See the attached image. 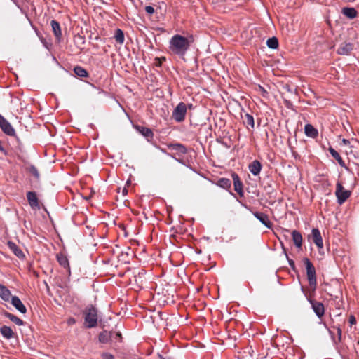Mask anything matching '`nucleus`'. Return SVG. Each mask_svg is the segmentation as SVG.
<instances>
[{"mask_svg": "<svg viewBox=\"0 0 359 359\" xmlns=\"http://www.w3.org/2000/svg\"><path fill=\"white\" fill-rule=\"evenodd\" d=\"M12 297L11 291L6 286L0 284V297L5 302H9Z\"/></svg>", "mask_w": 359, "mask_h": 359, "instance_id": "obj_22", "label": "nucleus"}, {"mask_svg": "<svg viewBox=\"0 0 359 359\" xmlns=\"http://www.w3.org/2000/svg\"><path fill=\"white\" fill-rule=\"evenodd\" d=\"M134 128L139 133L144 136L147 140V141H151L153 140L154 133L149 128L140 125H134Z\"/></svg>", "mask_w": 359, "mask_h": 359, "instance_id": "obj_10", "label": "nucleus"}, {"mask_svg": "<svg viewBox=\"0 0 359 359\" xmlns=\"http://www.w3.org/2000/svg\"><path fill=\"white\" fill-rule=\"evenodd\" d=\"M0 151L2 152L4 154H6V151L2 146L1 141H0Z\"/></svg>", "mask_w": 359, "mask_h": 359, "instance_id": "obj_40", "label": "nucleus"}, {"mask_svg": "<svg viewBox=\"0 0 359 359\" xmlns=\"http://www.w3.org/2000/svg\"><path fill=\"white\" fill-rule=\"evenodd\" d=\"M27 198L31 208L34 210H40L41 206L35 191H28L27 193Z\"/></svg>", "mask_w": 359, "mask_h": 359, "instance_id": "obj_9", "label": "nucleus"}, {"mask_svg": "<svg viewBox=\"0 0 359 359\" xmlns=\"http://www.w3.org/2000/svg\"><path fill=\"white\" fill-rule=\"evenodd\" d=\"M112 338H114L116 340H118L119 341H121L122 338L121 334L120 332L113 333Z\"/></svg>", "mask_w": 359, "mask_h": 359, "instance_id": "obj_38", "label": "nucleus"}, {"mask_svg": "<svg viewBox=\"0 0 359 359\" xmlns=\"http://www.w3.org/2000/svg\"><path fill=\"white\" fill-rule=\"evenodd\" d=\"M187 111V105L183 102H180L174 109L172 118L177 123L183 122L185 120Z\"/></svg>", "mask_w": 359, "mask_h": 359, "instance_id": "obj_4", "label": "nucleus"}, {"mask_svg": "<svg viewBox=\"0 0 359 359\" xmlns=\"http://www.w3.org/2000/svg\"><path fill=\"white\" fill-rule=\"evenodd\" d=\"M252 214L266 228H272V223L270 222L269 216L266 214L260 212H254Z\"/></svg>", "mask_w": 359, "mask_h": 359, "instance_id": "obj_11", "label": "nucleus"}, {"mask_svg": "<svg viewBox=\"0 0 359 359\" xmlns=\"http://www.w3.org/2000/svg\"><path fill=\"white\" fill-rule=\"evenodd\" d=\"M231 177L233 182L234 190L241 196H244L243 184L240 179V177L235 172H231Z\"/></svg>", "mask_w": 359, "mask_h": 359, "instance_id": "obj_7", "label": "nucleus"}, {"mask_svg": "<svg viewBox=\"0 0 359 359\" xmlns=\"http://www.w3.org/2000/svg\"><path fill=\"white\" fill-rule=\"evenodd\" d=\"M165 57H161V58L156 57L154 59V65L157 67H161L162 65L163 61H165Z\"/></svg>", "mask_w": 359, "mask_h": 359, "instance_id": "obj_34", "label": "nucleus"}, {"mask_svg": "<svg viewBox=\"0 0 359 359\" xmlns=\"http://www.w3.org/2000/svg\"><path fill=\"white\" fill-rule=\"evenodd\" d=\"M57 260L62 267L69 270V260L65 254L62 252L57 254Z\"/></svg>", "mask_w": 359, "mask_h": 359, "instance_id": "obj_27", "label": "nucleus"}, {"mask_svg": "<svg viewBox=\"0 0 359 359\" xmlns=\"http://www.w3.org/2000/svg\"><path fill=\"white\" fill-rule=\"evenodd\" d=\"M337 334H338V337H339V339L341 340V330L340 328H338L337 329Z\"/></svg>", "mask_w": 359, "mask_h": 359, "instance_id": "obj_42", "label": "nucleus"}, {"mask_svg": "<svg viewBox=\"0 0 359 359\" xmlns=\"http://www.w3.org/2000/svg\"><path fill=\"white\" fill-rule=\"evenodd\" d=\"M266 45L269 48L276 49L278 47V41L276 37L269 38L266 41Z\"/></svg>", "mask_w": 359, "mask_h": 359, "instance_id": "obj_32", "label": "nucleus"}, {"mask_svg": "<svg viewBox=\"0 0 359 359\" xmlns=\"http://www.w3.org/2000/svg\"><path fill=\"white\" fill-rule=\"evenodd\" d=\"M75 323V320L74 318H70L68 321V323L69 324H72V323Z\"/></svg>", "mask_w": 359, "mask_h": 359, "instance_id": "obj_44", "label": "nucleus"}, {"mask_svg": "<svg viewBox=\"0 0 359 359\" xmlns=\"http://www.w3.org/2000/svg\"><path fill=\"white\" fill-rule=\"evenodd\" d=\"M102 358L103 359H115L114 356L111 353L107 352L102 353Z\"/></svg>", "mask_w": 359, "mask_h": 359, "instance_id": "obj_36", "label": "nucleus"}, {"mask_svg": "<svg viewBox=\"0 0 359 359\" xmlns=\"http://www.w3.org/2000/svg\"><path fill=\"white\" fill-rule=\"evenodd\" d=\"M259 88H260V89L262 90V92H263V93H266V90H265L264 88H262V86H259Z\"/></svg>", "mask_w": 359, "mask_h": 359, "instance_id": "obj_48", "label": "nucleus"}, {"mask_svg": "<svg viewBox=\"0 0 359 359\" xmlns=\"http://www.w3.org/2000/svg\"><path fill=\"white\" fill-rule=\"evenodd\" d=\"M311 237L313 242L318 248H323V238L318 229H313L311 231Z\"/></svg>", "mask_w": 359, "mask_h": 359, "instance_id": "obj_13", "label": "nucleus"}, {"mask_svg": "<svg viewBox=\"0 0 359 359\" xmlns=\"http://www.w3.org/2000/svg\"><path fill=\"white\" fill-rule=\"evenodd\" d=\"M343 142H344L345 144H347L349 142V141H348V140L344 139V140H343Z\"/></svg>", "mask_w": 359, "mask_h": 359, "instance_id": "obj_46", "label": "nucleus"}, {"mask_svg": "<svg viewBox=\"0 0 359 359\" xmlns=\"http://www.w3.org/2000/svg\"><path fill=\"white\" fill-rule=\"evenodd\" d=\"M291 235L295 246L298 248H301L302 245V236L301 233L297 230H293L291 232Z\"/></svg>", "mask_w": 359, "mask_h": 359, "instance_id": "obj_23", "label": "nucleus"}, {"mask_svg": "<svg viewBox=\"0 0 359 359\" xmlns=\"http://www.w3.org/2000/svg\"><path fill=\"white\" fill-rule=\"evenodd\" d=\"M12 305L21 313H26L27 308L23 304L20 298L17 296H13L11 299Z\"/></svg>", "mask_w": 359, "mask_h": 359, "instance_id": "obj_14", "label": "nucleus"}, {"mask_svg": "<svg viewBox=\"0 0 359 359\" xmlns=\"http://www.w3.org/2000/svg\"><path fill=\"white\" fill-rule=\"evenodd\" d=\"M127 193H128L127 189L126 188H124L123 190V194L125 195V194H127Z\"/></svg>", "mask_w": 359, "mask_h": 359, "instance_id": "obj_47", "label": "nucleus"}, {"mask_svg": "<svg viewBox=\"0 0 359 359\" xmlns=\"http://www.w3.org/2000/svg\"><path fill=\"white\" fill-rule=\"evenodd\" d=\"M168 148L181 154H185L187 152L186 147L180 143L169 144Z\"/></svg>", "mask_w": 359, "mask_h": 359, "instance_id": "obj_20", "label": "nucleus"}, {"mask_svg": "<svg viewBox=\"0 0 359 359\" xmlns=\"http://www.w3.org/2000/svg\"><path fill=\"white\" fill-rule=\"evenodd\" d=\"M308 301L311 305V307L318 318H321L325 313L324 305L319 302L312 299L310 297H307Z\"/></svg>", "mask_w": 359, "mask_h": 359, "instance_id": "obj_8", "label": "nucleus"}, {"mask_svg": "<svg viewBox=\"0 0 359 359\" xmlns=\"http://www.w3.org/2000/svg\"><path fill=\"white\" fill-rule=\"evenodd\" d=\"M217 186L228 191L232 196H235L234 194L230 191L231 187V181L225 177H221L215 183Z\"/></svg>", "mask_w": 359, "mask_h": 359, "instance_id": "obj_12", "label": "nucleus"}, {"mask_svg": "<svg viewBox=\"0 0 359 359\" xmlns=\"http://www.w3.org/2000/svg\"><path fill=\"white\" fill-rule=\"evenodd\" d=\"M303 262L306 267L309 284L313 288V290H315L317 285L316 269L309 258L304 257Z\"/></svg>", "mask_w": 359, "mask_h": 359, "instance_id": "obj_3", "label": "nucleus"}, {"mask_svg": "<svg viewBox=\"0 0 359 359\" xmlns=\"http://www.w3.org/2000/svg\"><path fill=\"white\" fill-rule=\"evenodd\" d=\"M190 42L187 38L180 34L174 35L170 40V50L175 54L184 56L189 49Z\"/></svg>", "mask_w": 359, "mask_h": 359, "instance_id": "obj_1", "label": "nucleus"}, {"mask_svg": "<svg viewBox=\"0 0 359 359\" xmlns=\"http://www.w3.org/2000/svg\"><path fill=\"white\" fill-rule=\"evenodd\" d=\"M161 151H162L163 153H165V154H166L167 155H169V156H170L171 157L174 158V156H173L172 155H171V154H168V152H167L164 149H161Z\"/></svg>", "mask_w": 359, "mask_h": 359, "instance_id": "obj_43", "label": "nucleus"}, {"mask_svg": "<svg viewBox=\"0 0 359 359\" xmlns=\"http://www.w3.org/2000/svg\"><path fill=\"white\" fill-rule=\"evenodd\" d=\"M304 133L307 137L311 138H316L318 135V130L309 123L305 125Z\"/></svg>", "mask_w": 359, "mask_h": 359, "instance_id": "obj_19", "label": "nucleus"}, {"mask_svg": "<svg viewBox=\"0 0 359 359\" xmlns=\"http://www.w3.org/2000/svg\"><path fill=\"white\" fill-rule=\"evenodd\" d=\"M335 195L337 198V203L342 205L351 195V191L346 190L340 182L336 184Z\"/></svg>", "mask_w": 359, "mask_h": 359, "instance_id": "obj_5", "label": "nucleus"}, {"mask_svg": "<svg viewBox=\"0 0 359 359\" xmlns=\"http://www.w3.org/2000/svg\"><path fill=\"white\" fill-rule=\"evenodd\" d=\"M145 11L149 14V15H151L154 13V8L151 6H147L145 7Z\"/></svg>", "mask_w": 359, "mask_h": 359, "instance_id": "obj_37", "label": "nucleus"}, {"mask_svg": "<svg viewBox=\"0 0 359 359\" xmlns=\"http://www.w3.org/2000/svg\"><path fill=\"white\" fill-rule=\"evenodd\" d=\"M27 170L30 173L32 174L36 180H39V177H40V174L37 170V168L33 165H29L27 168Z\"/></svg>", "mask_w": 359, "mask_h": 359, "instance_id": "obj_33", "label": "nucleus"}, {"mask_svg": "<svg viewBox=\"0 0 359 359\" xmlns=\"http://www.w3.org/2000/svg\"><path fill=\"white\" fill-rule=\"evenodd\" d=\"M341 13L349 19H354L358 15V11L352 7H344L341 10Z\"/></svg>", "mask_w": 359, "mask_h": 359, "instance_id": "obj_24", "label": "nucleus"}, {"mask_svg": "<svg viewBox=\"0 0 359 359\" xmlns=\"http://www.w3.org/2000/svg\"><path fill=\"white\" fill-rule=\"evenodd\" d=\"M50 25L56 40L60 42L62 39V31L60 23L57 20H53L50 22Z\"/></svg>", "mask_w": 359, "mask_h": 359, "instance_id": "obj_15", "label": "nucleus"}, {"mask_svg": "<svg viewBox=\"0 0 359 359\" xmlns=\"http://www.w3.org/2000/svg\"><path fill=\"white\" fill-rule=\"evenodd\" d=\"M0 333L6 339H10L14 337L15 333L11 327L3 325L0 327Z\"/></svg>", "mask_w": 359, "mask_h": 359, "instance_id": "obj_21", "label": "nucleus"}, {"mask_svg": "<svg viewBox=\"0 0 359 359\" xmlns=\"http://www.w3.org/2000/svg\"><path fill=\"white\" fill-rule=\"evenodd\" d=\"M114 39L116 41L120 44L124 43V33L121 29H117L115 32Z\"/></svg>", "mask_w": 359, "mask_h": 359, "instance_id": "obj_30", "label": "nucleus"}, {"mask_svg": "<svg viewBox=\"0 0 359 359\" xmlns=\"http://www.w3.org/2000/svg\"><path fill=\"white\" fill-rule=\"evenodd\" d=\"M328 150L331 156L338 162L339 165L343 168H346L345 162L341 158V156L339 155V154L331 147L328 149Z\"/></svg>", "mask_w": 359, "mask_h": 359, "instance_id": "obj_25", "label": "nucleus"}, {"mask_svg": "<svg viewBox=\"0 0 359 359\" xmlns=\"http://www.w3.org/2000/svg\"><path fill=\"white\" fill-rule=\"evenodd\" d=\"M285 106L287 108H290L291 106H292V103L290 101H287V100H285Z\"/></svg>", "mask_w": 359, "mask_h": 359, "instance_id": "obj_41", "label": "nucleus"}, {"mask_svg": "<svg viewBox=\"0 0 359 359\" xmlns=\"http://www.w3.org/2000/svg\"><path fill=\"white\" fill-rule=\"evenodd\" d=\"M113 337V333L111 332H108L107 330H104L99 334V341L102 344L108 343L111 339Z\"/></svg>", "mask_w": 359, "mask_h": 359, "instance_id": "obj_26", "label": "nucleus"}, {"mask_svg": "<svg viewBox=\"0 0 359 359\" xmlns=\"http://www.w3.org/2000/svg\"><path fill=\"white\" fill-rule=\"evenodd\" d=\"M41 42L43 43V45H44L46 47H47V43H46V42L43 39H41Z\"/></svg>", "mask_w": 359, "mask_h": 359, "instance_id": "obj_45", "label": "nucleus"}, {"mask_svg": "<svg viewBox=\"0 0 359 359\" xmlns=\"http://www.w3.org/2000/svg\"><path fill=\"white\" fill-rule=\"evenodd\" d=\"M348 321L351 325H354L356 323V319L353 316H350Z\"/></svg>", "mask_w": 359, "mask_h": 359, "instance_id": "obj_39", "label": "nucleus"}, {"mask_svg": "<svg viewBox=\"0 0 359 359\" xmlns=\"http://www.w3.org/2000/svg\"><path fill=\"white\" fill-rule=\"evenodd\" d=\"M74 72L77 76L81 78L88 76V72L87 70L81 66H76L74 68Z\"/></svg>", "mask_w": 359, "mask_h": 359, "instance_id": "obj_29", "label": "nucleus"}, {"mask_svg": "<svg viewBox=\"0 0 359 359\" xmlns=\"http://www.w3.org/2000/svg\"><path fill=\"white\" fill-rule=\"evenodd\" d=\"M283 250L285 252V256L287 257V259L288 261V263H289V265L290 266V267L292 269H295V264H294V260H292V259H290L287 252H286V250H285V248H283Z\"/></svg>", "mask_w": 359, "mask_h": 359, "instance_id": "obj_35", "label": "nucleus"}, {"mask_svg": "<svg viewBox=\"0 0 359 359\" xmlns=\"http://www.w3.org/2000/svg\"><path fill=\"white\" fill-rule=\"evenodd\" d=\"M3 314L6 318L11 320L12 322H13L17 325H23L25 324V322L22 319L19 318L18 316L11 313L8 311H4L3 313Z\"/></svg>", "mask_w": 359, "mask_h": 359, "instance_id": "obj_28", "label": "nucleus"}, {"mask_svg": "<svg viewBox=\"0 0 359 359\" xmlns=\"http://www.w3.org/2000/svg\"><path fill=\"white\" fill-rule=\"evenodd\" d=\"M0 128L9 136H15V131L11 124L0 114Z\"/></svg>", "mask_w": 359, "mask_h": 359, "instance_id": "obj_6", "label": "nucleus"}, {"mask_svg": "<svg viewBox=\"0 0 359 359\" xmlns=\"http://www.w3.org/2000/svg\"><path fill=\"white\" fill-rule=\"evenodd\" d=\"M191 107H192V104H191L189 105V108L191 109Z\"/></svg>", "mask_w": 359, "mask_h": 359, "instance_id": "obj_50", "label": "nucleus"}, {"mask_svg": "<svg viewBox=\"0 0 359 359\" xmlns=\"http://www.w3.org/2000/svg\"><path fill=\"white\" fill-rule=\"evenodd\" d=\"M243 123H244V124L250 126L251 127V128H254L255 121H254L253 116L251 114H250L248 113L245 114Z\"/></svg>", "mask_w": 359, "mask_h": 359, "instance_id": "obj_31", "label": "nucleus"}, {"mask_svg": "<svg viewBox=\"0 0 359 359\" xmlns=\"http://www.w3.org/2000/svg\"><path fill=\"white\" fill-rule=\"evenodd\" d=\"M7 245L8 248L17 256L19 259H24L25 257V254L22 250L13 241H8Z\"/></svg>", "mask_w": 359, "mask_h": 359, "instance_id": "obj_16", "label": "nucleus"}, {"mask_svg": "<svg viewBox=\"0 0 359 359\" xmlns=\"http://www.w3.org/2000/svg\"><path fill=\"white\" fill-rule=\"evenodd\" d=\"M353 50V44L351 43H343L337 49L339 55H348Z\"/></svg>", "mask_w": 359, "mask_h": 359, "instance_id": "obj_18", "label": "nucleus"}, {"mask_svg": "<svg viewBox=\"0 0 359 359\" xmlns=\"http://www.w3.org/2000/svg\"><path fill=\"white\" fill-rule=\"evenodd\" d=\"M83 314L84 321L87 328H93L97 325V310L93 305L86 306Z\"/></svg>", "mask_w": 359, "mask_h": 359, "instance_id": "obj_2", "label": "nucleus"}, {"mask_svg": "<svg viewBox=\"0 0 359 359\" xmlns=\"http://www.w3.org/2000/svg\"><path fill=\"white\" fill-rule=\"evenodd\" d=\"M284 231L287 232V233H290V231L287 230V229H284Z\"/></svg>", "mask_w": 359, "mask_h": 359, "instance_id": "obj_49", "label": "nucleus"}, {"mask_svg": "<svg viewBox=\"0 0 359 359\" xmlns=\"http://www.w3.org/2000/svg\"><path fill=\"white\" fill-rule=\"evenodd\" d=\"M262 168V165L261 163L257 160L253 161L248 165L250 172L255 176H257L260 173Z\"/></svg>", "mask_w": 359, "mask_h": 359, "instance_id": "obj_17", "label": "nucleus"}]
</instances>
